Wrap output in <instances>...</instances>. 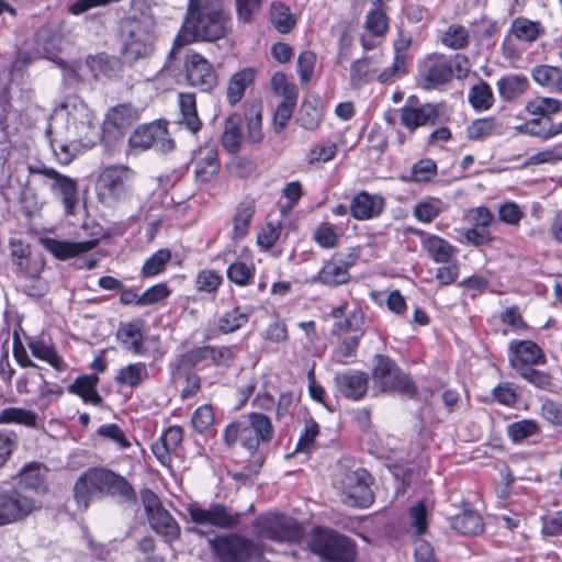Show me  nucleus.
<instances>
[{"instance_id": "20e7f679", "label": "nucleus", "mask_w": 562, "mask_h": 562, "mask_svg": "<svg viewBox=\"0 0 562 562\" xmlns=\"http://www.w3.org/2000/svg\"><path fill=\"white\" fill-rule=\"evenodd\" d=\"M372 381L374 387L382 393H398L407 397H414L417 387L394 360L384 355L373 357Z\"/></svg>"}, {"instance_id": "473e14b6", "label": "nucleus", "mask_w": 562, "mask_h": 562, "mask_svg": "<svg viewBox=\"0 0 562 562\" xmlns=\"http://www.w3.org/2000/svg\"><path fill=\"white\" fill-rule=\"evenodd\" d=\"M136 119L137 112L133 106L130 104H120L108 112L104 126L106 130L113 127L119 135H122Z\"/></svg>"}, {"instance_id": "69168bd1", "label": "nucleus", "mask_w": 562, "mask_h": 562, "mask_svg": "<svg viewBox=\"0 0 562 562\" xmlns=\"http://www.w3.org/2000/svg\"><path fill=\"white\" fill-rule=\"evenodd\" d=\"M295 103L296 99L290 97L288 100H282L277 106L273 115V130L277 134L281 133L286 127L293 115Z\"/></svg>"}, {"instance_id": "c03bdc74", "label": "nucleus", "mask_w": 562, "mask_h": 562, "mask_svg": "<svg viewBox=\"0 0 562 562\" xmlns=\"http://www.w3.org/2000/svg\"><path fill=\"white\" fill-rule=\"evenodd\" d=\"M446 209L445 203L438 198H427L419 201L413 210V215L423 223H431Z\"/></svg>"}, {"instance_id": "864d4df0", "label": "nucleus", "mask_w": 562, "mask_h": 562, "mask_svg": "<svg viewBox=\"0 0 562 562\" xmlns=\"http://www.w3.org/2000/svg\"><path fill=\"white\" fill-rule=\"evenodd\" d=\"M526 110L531 115L551 119L550 115L561 110V102L553 98H536L526 104Z\"/></svg>"}, {"instance_id": "6ab92c4d", "label": "nucleus", "mask_w": 562, "mask_h": 562, "mask_svg": "<svg viewBox=\"0 0 562 562\" xmlns=\"http://www.w3.org/2000/svg\"><path fill=\"white\" fill-rule=\"evenodd\" d=\"M509 352V363L517 372L520 371V368L546 363L542 349L531 340L512 341Z\"/></svg>"}, {"instance_id": "9b49d317", "label": "nucleus", "mask_w": 562, "mask_h": 562, "mask_svg": "<svg viewBox=\"0 0 562 562\" xmlns=\"http://www.w3.org/2000/svg\"><path fill=\"white\" fill-rule=\"evenodd\" d=\"M258 535L276 542H299L304 536V529L291 517L271 515L259 522Z\"/></svg>"}, {"instance_id": "09e8293b", "label": "nucleus", "mask_w": 562, "mask_h": 562, "mask_svg": "<svg viewBox=\"0 0 562 562\" xmlns=\"http://www.w3.org/2000/svg\"><path fill=\"white\" fill-rule=\"evenodd\" d=\"M210 346L196 347L184 352L175 364V375L180 374L181 370L188 371L199 363L210 360Z\"/></svg>"}, {"instance_id": "39448f33", "label": "nucleus", "mask_w": 562, "mask_h": 562, "mask_svg": "<svg viewBox=\"0 0 562 562\" xmlns=\"http://www.w3.org/2000/svg\"><path fill=\"white\" fill-rule=\"evenodd\" d=\"M133 178L134 171L124 165L103 169L97 181L99 201L109 206L126 201L132 194Z\"/></svg>"}, {"instance_id": "0eeeda50", "label": "nucleus", "mask_w": 562, "mask_h": 562, "mask_svg": "<svg viewBox=\"0 0 562 562\" xmlns=\"http://www.w3.org/2000/svg\"><path fill=\"white\" fill-rule=\"evenodd\" d=\"M209 543L220 562H254L262 553L254 542L237 535L216 537Z\"/></svg>"}, {"instance_id": "e2e57ef3", "label": "nucleus", "mask_w": 562, "mask_h": 562, "mask_svg": "<svg viewBox=\"0 0 562 562\" xmlns=\"http://www.w3.org/2000/svg\"><path fill=\"white\" fill-rule=\"evenodd\" d=\"M265 0H234L236 18L238 22L251 23L261 11Z\"/></svg>"}, {"instance_id": "2f4dec72", "label": "nucleus", "mask_w": 562, "mask_h": 562, "mask_svg": "<svg viewBox=\"0 0 562 562\" xmlns=\"http://www.w3.org/2000/svg\"><path fill=\"white\" fill-rule=\"evenodd\" d=\"M496 86L499 97L504 101H513L527 91L529 81L525 75L510 74L501 77L497 80Z\"/></svg>"}, {"instance_id": "680f3d73", "label": "nucleus", "mask_w": 562, "mask_h": 562, "mask_svg": "<svg viewBox=\"0 0 562 562\" xmlns=\"http://www.w3.org/2000/svg\"><path fill=\"white\" fill-rule=\"evenodd\" d=\"M443 45L452 49H462L469 45V31L463 25H451L442 34Z\"/></svg>"}, {"instance_id": "bb28decb", "label": "nucleus", "mask_w": 562, "mask_h": 562, "mask_svg": "<svg viewBox=\"0 0 562 562\" xmlns=\"http://www.w3.org/2000/svg\"><path fill=\"white\" fill-rule=\"evenodd\" d=\"M105 482V496L114 497L121 504L136 503V491L124 476L106 469Z\"/></svg>"}, {"instance_id": "e433bc0d", "label": "nucleus", "mask_w": 562, "mask_h": 562, "mask_svg": "<svg viewBox=\"0 0 562 562\" xmlns=\"http://www.w3.org/2000/svg\"><path fill=\"white\" fill-rule=\"evenodd\" d=\"M148 518L151 528L159 535L164 536L168 541L177 539L180 529L173 517L162 507L153 513Z\"/></svg>"}, {"instance_id": "7c9ffc66", "label": "nucleus", "mask_w": 562, "mask_h": 562, "mask_svg": "<svg viewBox=\"0 0 562 562\" xmlns=\"http://www.w3.org/2000/svg\"><path fill=\"white\" fill-rule=\"evenodd\" d=\"M99 378L95 374H87L78 376L74 383L69 384L67 391L71 394L79 395L86 403L100 405L102 397L97 391Z\"/></svg>"}, {"instance_id": "774afa93", "label": "nucleus", "mask_w": 562, "mask_h": 562, "mask_svg": "<svg viewBox=\"0 0 562 562\" xmlns=\"http://www.w3.org/2000/svg\"><path fill=\"white\" fill-rule=\"evenodd\" d=\"M366 29L375 36H382L387 31V18L382 9L373 8L366 16Z\"/></svg>"}, {"instance_id": "1a4fd4ad", "label": "nucleus", "mask_w": 562, "mask_h": 562, "mask_svg": "<svg viewBox=\"0 0 562 562\" xmlns=\"http://www.w3.org/2000/svg\"><path fill=\"white\" fill-rule=\"evenodd\" d=\"M543 34L544 27L540 22L524 16L514 19L502 43L503 56L507 59L517 58L522 50L517 44L530 45Z\"/></svg>"}, {"instance_id": "a211bd4d", "label": "nucleus", "mask_w": 562, "mask_h": 562, "mask_svg": "<svg viewBox=\"0 0 562 562\" xmlns=\"http://www.w3.org/2000/svg\"><path fill=\"white\" fill-rule=\"evenodd\" d=\"M336 392L345 398L359 401L364 397L369 385V374L360 370L337 372L334 376Z\"/></svg>"}, {"instance_id": "4be33fe9", "label": "nucleus", "mask_w": 562, "mask_h": 562, "mask_svg": "<svg viewBox=\"0 0 562 562\" xmlns=\"http://www.w3.org/2000/svg\"><path fill=\"white\" fill-rule=\"evenodd\" d=\"M439 112L435 104L426 103L422 106L405 105L401 109V123L409 131L424 125H434Z\"/></svg>"}, {"instance_id": "5fc2aeb1", "label": "nucleus", "mask_w": 562, "mask_h": 562, "mask_svg": "<svg viewBox=\"0 0 562 562\" xmlns=\"http://www.w3.org/2000/svg\"><path fill=\"white\" fill-rule=\"evenodd\" d=\"M371 58L356 59L350 67V82L353 87H360L369 82L375 69L371 67Z\"/></svg>"}, {"instance_id": "dca6fc26", "label": "nucleus", "mask_w": 562, "mask_h": 562, "mask_svg": "<svg viewBox=\"0 0 562 562\" xmlns=\"http://www.w3.org/2000/svg\"><path fill=\"white\" fill-rule=\"evenodd\" d=\"M187 513L191 521L198 525L214 526L218 528H233L239 522L240 515L232 514L221 504H211L203 508L198 504L188 506Z\"/></svg>"}, {"instance_id": "b1692460", "label": "nucleus", "mask_w": 562, "mask_h": 562, "mask_svg": "<svg viewBox=\"0 0 562 562\" xmlns=\"http://www.w3.org/2000/svg\"><path fill=\"white\" fill-rule=\"evenodd\" d=\"M383 207L384 199L381 195L370 194L367 191L359 192L350 204L352 216L359 221L379 216Z\"/></svg>"}, {"instance_id": "603ef678", "label": "nucleus", "mask_w": 562, "mask_h": 562, "mask_svg": "<svg viewBox=\"0 0 562 562\" xmlns=\"http://www.w3.org/2000/svg\"><path fill=\"white\" fill-rule=\"evenodd\" d=\"M29 348L35 358L48 362L57 371L65 370L66 364L64 360L57 355L53 347L43 341H34L29 344Z\"/></svg>"}, {"instance_id": "338daca9", "label": "nucleus", "mask_w": 562, "mask_h": 562, "mask_svg": "<svg viewBox=\"0 0 562 562\" xmlns=\"http://www.w3.org/2000/svg\"><path fill=\"white\" fill-rule=\"evenodd\" d=\"M223 282V278L214 270H202L196 274L195 288L199 292L215 293Z\"/></svg>"}, {"instance_id": "4468645a", "label": "nucleus", "mask_w": 562, "mask_h": 562, "mask_svg": "<svg viewBox=\"0 0 562 562\" xmlns=\"http://www.w3.org/2000/svg\"><path fill=\"white\" fill-rule=\"evenodd\" d=\"M369 479V473L363 469L345 473L341 480V487L342 501L346 505L368 507L373 502Z\"/></svg>"}, {"instance_id": "cd10ccee", "label": "nucleus", "mask_w": 562, "mask_h": 562, "mask_svg": "<svg viewBox=\"0 0 562 562\" xmlns=\"http://www.w3.org/2000/svg\"><path fill=\"white\" fill-rule=\"evenodd\" d=\"M414 233L418 236H425L422 240V246L434 261L438 263L449 262L450 258L456 254V248L446 239L436 235H426L420 229H414Z\"/></svg>"}, {"instance_id": "13d9d810", "label": "nucleus", "mask_w": 562, "mask_h": 562, "mask_svg": "<svg viewBox=\"0 0 562 562\" xmlns=\"http://www.w3.org/2000/svg\"><path fill=\"white\" fill-rule=\"evenodd\" d=\"M226 273L231 282L244 286L252 280L255 268L252 265H246L243 261L236 260L227 267Z\"/></svg>"}, {"instance_id": "f257e3e1", "label": "nucleus", "mask_w": 562, "mask_h": 562, "mask_svg": "<svg viewBox=\"0 0 562 562\" xmlns=\"http://www.w3.org/2000/svg\"><path fill=\"white\" fill-rule=\"evenodd\" d=\"M229 23L231 16L224 8V0H188L175 43L178 46L194 42L214 43L227 35Z\"/></svg>"}, {"instance_id": "f704fd0d", "label": "nucleus", "mask_w": 562, "mask_h": 562, "mask_svg": "<svg viewBox=\"0 0 562 562\" xmlns=\"http://www.w3.org/2000/svg\"><path fill=\"white\" fill-rule=\"evenodd\" d=\"M241 116L239 114H231L224 122V130L222 133V146L231 154H236L241 148L243 135Z\"/></svg>"}, {"instance_id": "ea45409f", "label": "nucleus", "mask_w": 562, "mask_h": 562, "mask_svg": "<svg viewBox=\"0 0 562 562\" xmlns=\"http://www.w3.org/2000/svg\"><path fill=\"white\" fill-rule=\"evenodd\" d=\"M148 370L145 363H130L117 371L115 382L122 386H130L134 389L148 379Z\"/></svg>"}, {"instance_id": "4c0bfd02", "label": "nucleus", "mask_w": 562, "mask_h": 562, "mask_svg": "<svg viewBox=\"0 0 562 562\" xmlns=\"http://www.w3.org/2000/svg\"><path fill=\"white\" fill-rule=\"evenodd\" d=\"M499 135H502V124L494 116L477 119L467 128V137L470 140H484Z\"/></svg>"}, {"instance_id": "9d476101", "label": "nucleus", "mask_w": 562, "mask_h": 562, "mask_svg": "<svg viewBox=\"0 0 562 562\" xmlns=\"http://www.w3.org/2000/svg\"><path fill=\"white\" fill-rule=\"evenodd\" d=\"M31 175H40L44 178V184L58 198H60L67 215H72L78 204V188L76 180L57 172L53 168L30 166Z\"/></svg>"}, {"instance_id": "a878e982", "label": "nucleus", "mask_w": 562, "mask_h": 562, "mask_svg": "<svg viewBox=\"0 0 562 562\" xmlns=\"http://www.w3.org/2000/svg\"><path fill=\"white\" fill-rule=\"evenodd\" d=\"M352 262L345 260H328L317 276L313 277L311 282H319L327 286H337L349 281V268Z\"/></svg>"}, {"instance_id": "f8f14e48", "label": "nucleus", "mask_w": 562, "mask_h": 562, "mask_svg": "<svg viewBox=\"0 0 562 562\" xmlns=\"http://www.w3.org/2000/svg\"><path fill=\"white\" fill-rule=\"evenodd\" d=\"M451 80L452 71L447 56L428 55L418 64L417 81L424 90L440 89Z\"/></svg>"}, {"instance_id": "0e129e2a", "label": "nucleus", "mask_w": 562, "mask_h": 562, "mask_svg": "<svg viewBox=\"0 0 562 562\" xmlns=\"http://www.w3.org/2000/svg\"><path fill=\"white\" fill-rule=\"evenodd\" d=\"M171 254L168 249H160L148 258L142 269V274L146 278L155 277L165 270L169 262Z\"/></svg>"}, {"instance_id": "72a5a7b5", "label": "nucleus", "mask_w": 562, "mask_h": 562, "mask_svg": "<svg viewBox=\"0 0 562 562\" xmlns=\"http://www.w3.org/2000/svg\"><path fill=\"white\" fill-rule=\"evenodd\" d=\"M86 64L94 77L104 76L112 78L117 76L122 70V64L119 58L100 53L95 56H88Z\"/></svg>"}, {"instance_id": "3c124183", "label": "nucleus", "mask_w": 562, "mask_h": 562, "mask_svg": "<svg viewBox=\"0 0 562 562\" xmlns=\"http://www.w3.org/2000/svg\"><path fill=\"white\" fill-rule=\"evenodd\" d=\"M249 321V312L237 306L223 314L220 318L218 329L224 334L233 333Z\"/></svg>"}, {"instance_id": "79ce46f5", "label": "nucleus", "mask_w": 562, "mask_h": 562, "mask_svg": "<svg viewBox=\"0 0 562 562\" xmlns=\"http://www.w3.org/2000/svg\"><path fill=\"white\" fill-rule=\"evenodd\" d=\"M37 415L22 407H7L0 412L1 424H18L30 428L37 427Z\"/></svg>"}, {"instance_id": "2eb2a0df", "label": "nucleus", "mask_w": 562, "mask_h": 562, "mask_svg": "<svg viewBox=\"0 0 562 562\" xmlns=\"http://www.w3.org/2000/svg\"><path fill=\"white\" fill-rule=\"evenodd\" d=\"M241 423V446L254 453L260 442L272 439L273 427L270 418L262 413H250Z\"/></svg>"}, {"instance_id": "6e6552de", "label": "nucleus", "mask_w": 562, "mask_h": 562, "mask_svg": "<svg viewBox=\"0 0 562 562\" xmlns=\"http://www.w3.org/2000/svg\"><path fill=\"white\" fill-rule=\"evenodd\" d=\"M56 116L65 117L67 125L64 130L70 132L71 138H87L95 130L92 111L77 95L67 97L56 110Z\"/></svg>"}, {"instance_id": "c756f323", "label": "nucleus", "mask_w": 562, "mask_h": 562, "mask_svg": "<svg viewBox=\"0 0 562 562\" xmlns=\"http://www.w3.org/2000/svg\"><path fill=\"white\" fill-rule=\"evenodd\" d=\"M116 338L125 350L136 356H145L148 352L145 347L146 339L140 328L134 323L121 324L116 333Z\"/></svg>"}, {"instance_id": "6e6d98bb", "label": "nucleus", "mask_w": 562, "mask_h": 562, "mask_svg": "<svg viewBox=\"0 0 562 562\" xmlns=\"http://www.w3.org/2000/svg\"><path fill=\"white\" fill-rule=\"evenodd\" d=\"M561 69L548 65L537 66L532 69V79L540 86L558 90Z\"/></svg>"}, {"instance_id": "052dcab7", "label": "nucleus", "mask_w": 562, "mask_h": 562, "mask_svg": "<svg viewBox=\"0 0 562 562\" xmlns=\"http://www.w3.org/2000/svg\"><path fill=\"white\" fill-rule=\"evenodd\" d=\"M437 175V165L431 159H422L413 165L411 176L406 181L424 183L430 181Z\"/></svg>"}, {"instance_id": "8fccbe9b", "label": "nucleus", "mask_w": 562, "mask_h": 562, "mask_svg": "<svg viewBox=\"0 0 562 562\" xmlns=\"http://www.w3.org/2000/svg\"><path fill=\"white\" fill-rule=\"evenodd\" d=\"M409 530L417 537L427 532L428 512L424 501L417 502L408 510Z\"/></svg>"}, {"instance_id": "4d7b16f0", "label": "nucleus", "mask_w": 562, "mask_h": 562, "mask_svg": "<svg viewBox=\"0 0 562 562\" xmlns=\"http://www.w3.org/2000/svg\"><path fill=\"white\" fill-rule=\"evenodd\" d=\"M360 336H351L344 338L337 348L333 351L331 359L339 364H348L349 360L357 353Z\"/></svg>"}, {"instance_id": "58836bf2", "label": "nucleus", "mask_w": 562, "mask_h": 562, "mask_svg": "<svg viewBox=\"0 0 562 562\" xmlns=\"http://www.w3.org/2000/svg\"><path fill=\"white\" fill-rule=\"evenodd\" d=\"M450 526L456 531L470 536L481 533L484 528L481 516L471 509H464L461 514L452 517Z\"/></svg>"}, {"instance_id": "de8ad7c7", "label": "nucleus", "mask_w": 562, "mask_h": 562, "mask_svg": "<svg viewBox=\"0 0 562 562\" xmlns=\"http://www.w3.org/2000/svg\"><path fill=\"white\" fill-rule=\"evenodd\" d=\"M270 19L280 33H289L295 25V20L290 13L289 7L281 1L271 4Z\"/></svg>"}, {"instance_id": "412c9836", "label": "nucleus", "mask_w": 562, "mask_h": 562, "mask_svg": "<svg viewBox=\"0 0 562 562\" xmlns=\"http://www.w3.org/2000/svg\"><path fill=\"white\" fill-rule=\"evenodd\" d=\"M46 135L57 160L63 165L70 164L77 149L75 143L82 138H71L70 132L64 128L54 130L50 124L46 128Z\"/></svg>"}, {"instance_id": "393cba45", "label": "nucleus", "mask_w": 562, "mask_h": 562, "mask_svg": "<svg viewBox=\"0 0 562 562\" xmlns=\"http://www.w3.org/2000/svg\"><path fill=\"white\" fill-rule=\"evenodd\" d=\"M47 472L48 469L42 463H27L19 472V483L24 488L43 495L48 491Z\"/></svg>"}, {"instance_id": "c9c22d12", "label": "nucleus", "mask_w": 562, "mask_h": 562, "mask_svg": "<svg viewBox=\"0 0 562 562\" xmlns=\"http://www.w3.org/2000/svg\"><path fill=\"white\" fill-rule=\"evenodd\" d=\"M164 134V122H156L136 128L128 138L131 148L146 150L154 147L155 137Z\"/></svg>"}, {"instance_id": "bf43d9fd", "label": "nucleus", "mask_w": 562, "mask_h": 562, "mask_svg": "<svg viewBox=\"0 0 562 562\" xmlns=\"http://www.w3.org/2000/svg\"><path fill=\"white\" fill-rule=\"evenodd\" d=\"M539 432L538 424L532 419H522L507 426L508 437L516 443Z\"/></svg>"}, {"instance_id": "5701e85b", "label": "nucleus", "mask_w": 562, "mask_h": 562, "mask_svg": "<svg viewBox=\"0 0 562 562\" xmlns=\"http://www.w3.org/2000/svg\"><path fill=\"white\" fill-rule=\"evenodd\" d=\"M43 245L54 257L60 260H66L92 250L98 245V239L67 241L46 238L43 240Z\"/></svg>"}, {"instance_id": "a18cd8bd", "label": "nucleus", "mask_w": 562, "mask_h": 562, "mask_svg": "<svg viewBox=\"0 0 562 562\" xmlns=\"http://www.w3.org/2000/svg\"><path fill=\"white\" fill-rule=\"evenodd\" d=\"M468 100L476 111L488 110L494 101L490 85L483 80L474 85L469 91Z\"/></svg>"}, {"instance_id": "f03ea898", "label": "nucleus", "mask_w": 562, "mask_h": 562, "mask_svg": "<svg viewBox=\"0 0 562 562\" xmlns=\"http://www.w3.org/2000/svg\"><path fill=\"white\" fill-rule=\"evenodd\" d=\"M155 19L149 10L140 16L131 15L123 23V56L131 63L146 58L154 52Z\"/></svg>"}, {"instance_id": "49530a36", "label": "nucleus", "mask_w": 562, "mask_h": 562, "mask_svg": "<svg viewBox=\"0 0 562 562\" xmlns=\"http://www.w3.org/2000/svg\"><path fill=\"white\" fill-rule=\"evenodd\" d=\"M323 119V110L318 102L305 100L301 104L299 112V121L303 128L314 131L318 127Z\"/></svg>"}, {"instance_id": "7ed1b4c3", "label": "nucleus", "mask_w": 562, "mask_h": 562, "mask_svg": "<svg viewBox=\"0 0 562 562\" xmlns=\"http://www.w3.org/2000/svg\"><path fill=\"white\" fill-rule=\"evenodd\" d=\"M307 547L323 562H353L356 560L355 543L346 536L326 528H315Z\"/></svg>"}, {"instance_id": "c85d7f7f", "label": "nucleus", "mask_w": 562, "mask_h": 562, "mask_svg": "<svg viewBox=\"0 0 562 562\" xmlns=\"http://www.w3.org/2000/svg\"><path fill=\"white\" fill-rule=\"evenodd\" d=\"M178 105L180 110L178 123L184 125L191 133H198L202 127V121L196 111L195 94L192 92L178 93Z\"/></svg>"}, {"instance_id": "37998d69", "label": "nucleus", "mask_w": 562, "mask_h": 562, "mask_svg": "<svg viewBox=\"0 0 562 562\" xmlns=\"http://www.w3.org/2000/svg\"><path fill=\"white\" fill-rule=\"evenodd\" d=\"M255 214L252 202H243L239 204L233 218V237L241 239L249 233L251 218Z\"/></svg>"}, {"instance_id": "aec40b11", "label": "nucleus", "mask_w": 562, "mask_h": 562, "mask_svg": "<svg viewBox=\"0 0 562 562\" xmlns=\"http://www.w3.org/2000/svg\"><path fill=\"white\" fill-rule=\"evenodd\" d=\"M192 164L194 165L195 179L199 182H209L218 173L220 160L217 149L214 145L205 144L193 153Z\"/></svg>"}, {"instance_id": "423d86ee", "label": "nucleus", "mask_w": 562, "mask_h": 562, "mask_svg": "<svg viewBox=\"0 0 562 562\" xmlns=\"http://www.w3.org/2000/svg\"><path fill=\"white\" fill-rule=\"evenodd\" d=\"M41 509V502L13 485H0V527L21 522Z\"/></svg>"}, {"instance_id": "f3484780", "label": "nucleus", "mask_w": 562, "mask_h": 562, "mask_svg": "<svg viewBox=\"0 0 562 562\" xmlns=\"http://www.w3.org/2000/svg\"><path fill=\"white\" fill-rule=\"evenodd\" d=\"M186 79L189 86L201 91L212 90L217 77L212 64L199 53H190L184 60Z\"/></svg>"}, {"instance_id": "ddd939ff", "label": "nucleus", "mask_w": 562, "mask_h": 562, "mask_svg": "<svg viewBox=\"0 0 562 562\" xmlns=\"http://www.w3.org/2000/svg\"><path fill=\"white\" fill-rule=\"evenodd\" d=\"M105 468H89L74 485V498L81 509H88L92 499L105 497Z\"/></svg>"}, {"instance_id": "a19ab883", "label": "nucleus", "mask_w": 562, "mask_h": 562, "mask_svg": "<svg viewBox=\"0 0 562 562\" xmlns=\"http://www.w3.org/2000/svg\"><path fill=\"white\" fill-rule=\"evenodd\" d=\"M254 81V71L250 68L234 74L227 87V101L231 105L239 102L246 88Z\"/></svg>"}]
</instances>
